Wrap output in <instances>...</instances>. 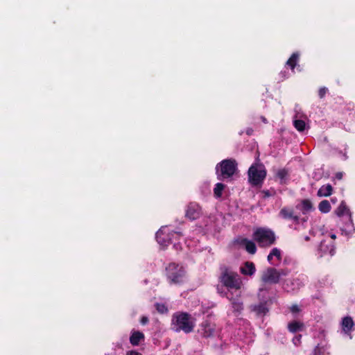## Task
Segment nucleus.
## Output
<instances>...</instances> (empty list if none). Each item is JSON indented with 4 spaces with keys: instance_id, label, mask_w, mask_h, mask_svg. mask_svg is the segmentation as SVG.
<instances>
[{
    "instance_id": "obj_33",
    "label": "nucleus",
    "mask_w": 355,
    "mask_h": 355,
    "mask_svg": "<svg viewBox=\"0 0 355 355\" xmlns=\"http://www.w3.org/2000/svg\"><path fill=\"white\" fill-rule=\"evenodd\" d=\"M127 355H141V354L137 352L131 351Z\"/></svg>"
},
{
    "instance_id": "obj_11",
    "label": "nucleus",
    "mask_w": 355,
    "mask_h": 355,
    "mask_svg": "<svg viewBox=\"0 0 355 355\" xmlns=\"http://www.w3.org/2000/svg\"><path fill=\"white\" fill-rule=\"evenodd\" d=\"M156 238L158 243L164 246L167 245L171 239V237L169 238L165 229H160L156 234Z\"/></svg>"
},
{
    "instance_id": "obj_29",
    "label": "nucleus",
    "mask_w": 355,
    "mask_h": 355,
    "mask_svg": "<svg viewBox=\"0 0 355 355\" xmlns=\"http://www.w3.org/2000/svg\"><path fill=\"white\" fill-rule=\"evenodd\" d=\"M327 91H328V89L326 87L320 88V90H319V96H320V97L321 98H323L325 96V94H327Z\"/></svg>"
},
{
    "instance_id": "obj_18",
    "label": "nucleus",
    "mask_w": 355,
    "mask_h": 355,
    "mask_svg": "<svg viewBox=\"0 0 355 355\" xmlns=\"http://www.w3.org/2000/svg\"><path fill=\"white\" fill-rule=\"evenodd\" d=\"M320 250L322 254H329L333 255L334 253V248L331 243H327L325 241L321 242Z\"/></svg>"
},
{
    "instance_id": "obj_20",
    "label": "nucleus",
    "mask_w": 355,
    "mask_h": 355,
    "mask_svg": "<svg viewBox=\"0 0 355 355\" xmlns=\"http://www.w3.org/2000/svg\"><path fill=\"white\" fill-rule=\"evenodd\" d=\"M303 327L304 324L299 321H293L288 324V330L292 333L302 331Z\"/></svg>"
},
{
    "instance_id": "obj_34",
    "label": "nucleus",
    "mask_w": 355,
    "mask_h": 355,
    "mask_svg": "<svg viewBox=\"0 0 355 355\" xmlns=\"http://www.w3.org/2000/svg\"><path fill=\"white\" fill-rule=\"evenodd\" d=\"M178 235H179V234H178V233H177V232H173V233L171 234V236H172L173 237L174 236H178Z\"/></svg>"
},
{
    "instance_id": "obj_35",
    "label": "nucleus",
    "mask_w": 355,
    "mask_h": 355,
    "mask_svg": "<svg viewBox=\"0 0 355 355\" xmlns=\"http://www.w3.org/2000/svg\"><path fill=\"white\" fill-rule=\"evenodd\" d=\"M331 238L335 239L336 238V236L335 234H331Z\"/></svg>"
},
{
    "instance_id": "obj_36",
    "label": "nucleus",
    "mask_w": 355,
    "mask_h": 355,
    "mask_svg": "<svg viewBox=\"0 0 355 355\" xmlns=\"http://www.w3.org/2000/svg\"><path fill=\"white\" fill-rule=\"evenodd\" d=\"M337 177H338V178L340 179L341 178V175H337Z\"/></svg>"
},
{
    "instance_id": "obj_19",
    "label": "nucleus",
    "mask_w": 355,
    "mask_h": 355,
    "mask_svg": "<svg viewBox=\"0 0 355 355\" xmlns=\"http://www.w3.org/2000/svg\"><path fill=\"white\" fill-rule=\"evenodd\" d=\"M279 215L284 218H292L295 221H297L299 218L297 216H294L293 211L291 209L284 207L281 209Z\"/></svg>"
},
{
    "instance_id": "obj_26",
    "label": "nucleus",
    "mask_w": 355,
    "mask_h": 355,
    "mask_svg": "<svg viewBox=\"0 0 355 355\" xmlns=\"http://www.w3.org/2000/svg\"><path fill=\"white\" fill-rule=\"evenodd\" d=\"M232 306L236 311H240L243 309V303L239 300L230 299Z\"/></svg>"
},
{
    "instance_id": "obj_37",
    "label": "nucleus",
    "mask_w": 355,
    "mask_h": 355,
    "mask_svg": "<svg viewBox=\"0 0 355 355\" xmlns=\"http://www.w3.org/2000/svg\"><path fill=\"white\" fill-rule=\"evenodd\" d=\"M305 239H306V241H308V240H309V237H308V236H306V237L305 238Z\"/></svg>"
},
{
    "instance_id": "obj_5",
    "label": "nucleus",
    "mask_w": 355,
    "mask_h": 355,
    "mask_svg": "<svg viewBox=\"0 0 355 355\" xmlns=\"http://www.w3.org/2000/svg\"><path fill=\"white\" fill-rule=\"evenodd\" d=\"M166 276L173 284H180L184 281L185 270L182 266L171 263L166 268Z\"/></svg>"
},
{
    "instance_id": "obj_23",
    "label": "nucleus",
    "mask_w": 355,
    "mask_h": 355,
    "mask_svg": "<svg viewBox=\"0 0 355 355\" xmlns=\"http://www.w3.org/2000/svg\"><path fill=\"white\" fill-rule=\"evenodd\" d=\"M287 175L288 171L284 168L278 169L276 172V177L280 180L281 183L284 182Z\"/></svg>"
},
{
    "instance_id": "obj_28",
    "label": "nucleus",
    "mask_w": 355,
    "mask_h": 355,
    "mask_svg": "<svg viewBox=\"0 0 355 355\" xmlns=\"http://www.w3.org/2000/svg\"><path fill=\"white\" fill-rule=\"evenodd\" d=\"M156 308L157 310L162 313H166L167 311V307L164 304H157L156 305Z\"/></svg>"
},
{
    "instance_id": "obj_8",
    "label": "nucleus",
    "mask_w": 355,
    "mask_h": 355,
    "mask_svg": "<svg viewBox=\"0 0 355 355\" xmlns=\"http://www.w3.org/2000/svg\"><path fill=\"white\" fill-rule=\"evenodd\" d=\"M202 214L200 207L196 203H190L186 211V216L190 220H196Z\"/></svg>"
},
{
    "instance_id": "obj_2",
    "label": "nucleus",
    "mask_w": 355,
    "mask_h": 355,
    "mask_svg": "<svg viewBox=\"0 0 355 355\" xmlns=\"http://www.w3.org/2000/svg\"><path fill=\"white\" fill-rule=\"evenodd\" d=\"M220 282L228 289L239 290L243 286V282L239 275L225 268L220 276Z\"/></svg>"
},
{
    "instance_id": "obj_30",
    "label": "nucleus",
    "mask_w": 355,
    "mask_h": 355,
    "mask_svg": "<svg viewBox=\"0 0 355 355\" xmlns=\"http://www.w3.org/2000/svg\"><path fill=\"white\" fill-rule=\"evenodd\" d=\"M290 310L293 313H298L300 309V308L298 307L297 305L294 304V305L291 306Z\"/></svg>"
},
{
    "instance_id": "obj_9",
    "label": "nucleus",
    "mask_w": 355,
    "mask_h": 355,
    "mask_svg": "<svg viewBox=\"0 0 355 355\" xmlns=\"http://www.w3.org/2000/svg\"><path fill=\"white\" fill-rule=\"evenodd\" d=\"M336 214L338 216H340V217L347 216L348 218V220L349 221V223L347 225L348 227L349 228L353 227L351 213L349 211V209L345 205V204H344L343 202L340 203V205L338 206V207L336 210Z\"/></svg>"
},
{
    "instance_id": "obj_31",
    "label": "nucleus",
    "mask_w": 355,
    "mask_h": 355,
    "mask_svg": "<svg viewBox=\"0 0 355 355\" xmlns=\"http://www.w3.org/2000/svg\"><path fill=\"white\" fill-rule=\"evenodd\" d=\"M300 340H301V336L299 335L297 336H296L294 339H293V342L295 343V345H297L300 343Z\"/></svg>"
},
{
    "instance_id": "obj_1",
    "label": "nucleus",
    "mask_w": 355,
    "mask_h": 355,
    "mask_svg": "<svg viewBox=\"0 0 355 355\" xmlns=\"http://www.w3.org/2000/svg\"><path fill=\"white\" fill-rule=\"evenodd\" d=\"M171 325L175 331H182L188 334L193 331L195 320L187 313L178 312L173 315Z\"/></svg>"
},
{
    "instance_id": "obj_32",
    "label": "nucleus",
    "mask_w": 355,
    "mask_h": 355,
    "mask_svg": "<svg viewBox=\"0 0 355 355\" xmlns=\"http://www.w3.org/2000/svg\"><path fill=\"white\" fill-rule=\"evenodd\" d=\"M148 322V318H147V317L144 316V317H142V318H141V323L142 324H146Z\"/></svg>"
},
{
    "instance_id": "obj_22",
    "label": "nucleus",
    "mask_w": 355,
    "mask_h": 355,
    "mask_svg": "<svg viewBox=\"0 0 355 355\" xmlns=\"http://www.w3.org/2000/svg\"><path fill=\"white\" fill-rule=\"evenodd\" d=\"M274 257H275L277 259V260H279V261L281 259V258H282L281 252L279 249L273 248L271 250L270 253L268 256V261L272 262V260Z\"/></svg>"
},
{
    "instance_id": "obj_21",
    "label": "nucleus",
    "mask_w": 355,
    "mask_h": 355,
    "mask_svg": "<svg viewBox=\"0 0 355 355\" xmlns=\"http://www.w3.org/2000/svg\"><path fill=\"white\" fill-rule=\"evenodd\" d=\"M319 210L322 213H328L331 210V205L328 200L321 201L318 205Z\"/></svg>"
},
{
    "instance_id": "obj_6",
    "label": "nucleus",
    "mask_w": 355,
    "mask_h": 355,
    "mask_svg": "<svg viewBox=\"0 0 355 355\" xmlns=\"http://www.w3.org/2000/svg\"><path fill=\"white\" fill-rule=\"evenodd\" d=\"M237 170V163L235 159H227L221 161L216 166L217 173L220 172V175L224 178L232 177Z\"/></svg>"
},
{
    "instance_id": "obj_16",
    "label": "nucleus",
    "mask_w": 355,
    "mask_h": 355,
    "mask_svg": "<svg viewBox=\"0 0 355 355\" xmlns=\"http://www.w3.org/2000/svg\"><path fill=\"white\" fill-rule=\"evenodd\" d=\"M333 191V188L331 184H327L322 186L318 191V196L319 197H327L329 196Z\"/></svg>"
},
{
    "instance_id": "obj_15",
    "label": "nucleus",
    "mask_w": 355,
    "mask_h": 355,
    "mask_svg": "<svg viewBox=\"0 0 355 355\" xmlns=\"http://www.w3.org/2000/svg\"><path fill=\"white\" fill-rule=\"evenodd\" d=\"M144 335L143 333L135 331L132 333L130 338V342L132 345H138L139 343L141 340H144Z\"/></svg>"
},
{
    "instance_id": "obj_17",
    "label": "nucleus",
    "mask_w": 355,
    "mask_h": 355,
    "mask_svg": "<svg viewBox=\"0 0 355 355\" xmlns=\"http://www.w3.org/2000/svg\"><path fill=\"white\" fill-rule=\"evenodd\" d=\"M296 207L305 214L313 209V205L309 200H303Z\"/></svg>"
},
{
    "instance_id": "obj_4",
    "label": "nucleus",
    "mask_w": 355,
    "mask_h": 355,
    "mask_svg": "<svg viewBox=\"0 0 355 355\" xmlns=\"http://www.w3.org/2000/svg\"><path fill=\"white\" fill-rule=\"evenodd\" d=\"M266 176V171L261 164L256 163L252 165L248 170L249 182L252 185L261 183Z\"/></svg>"
},
{
    "instance_id": "obj_14",
    "label": "nucleus",
    "mask_w": 355,
    "mask_h": 355,
    "mask_svg": "<svg viewBox=\"0 0 355 355\" xmlns=\"http://www.w3.org/2000/svg\"><path fill=\"white\" fill-rule=\"evenodd\" d=\"M354 326V323L351 317L347 316L343 319L342 329L345 333H349L352 330Z\"/></svg>"
},
{
    "instance_id": "obj_12",
    "label": "nucleus",
    "mask_w": 355,
    "mask_h": 355,
    "mask_svg": "<svg viewBox=\"0 0 355 355\" xmlns=\"http://www.w3.org/2000/svg\"><path fill=\"white\" fill-rule=\"evenodd\" d=\"M214 325L205 322L201 326L200 332L204 337H210L214 334Z\"/></svg>"
},
{
    "instance_id": "obj_10",
    "label": "nucleus",
    "mask_w": 355,
    "mask_h": 355,
    "mask_svg": "<svg viewBox=\"0 0 355 355\" xmlns=\"http://www.w3.org/2000/svg\"><path fill=\"white\" fill-rule=\"evenodd\" d=\"M239 244L250 254H254L257 251L256 245L252 241L246 239H242L239 241Z\"/></svg>"
},
{
    "instance_id": "obj_7",
    "label": "nucleus",
    "mask_w": 355,
    "mask_h": 355,
    "mask_svg": "<svg viewBox=\"0 0 355 355\" xmlns=\"http://www.w3.org/2000/svg\"><path fill=\"white\" fill-rule=\"evenodd\" d=\"M288 275L286 270H278L274 268H268L261 275V281L264 284H277L281 277Z\"/></svg>"
},
{
    "instance_id": "obj_13",
    "label": "nucleus",
    "mask_w": 355,
    "mask_h": 355,
    "mask_svg": "<svg viewBox=\"0 0 355 355\" xmlns=\"http://www.w3.org/2000/svg\"><path fill=\"white\" fill-rule=\"evenodd\" d=\"M255 270L254 264L252 262H245L240 268L241 272L244 275L252 276L254 274Z\"/></svg>"
},
{
    "instance_id": "obj_27",
    "label": "nucleus",
    "mask_w": 355,
    "mask_h": 355,
    "mask_svg": "<svg viewBox=\"0 0 355 355\" xmlns=\"http://www.w3.org/2000/svg\"><path fill=\"white\" fill-rule=\"evenodd\" d=\"M294 126L298 131H303L306 128V123L302 120H295Z\"/></svg>"
},
{
    "instance_id": "obj_24",
    "label": "nucleus",
    "mask_w": 355,
    "mask_h": 355,
    "mask_svg": "<svg viewBox=\"0 0 355 355\" xmlns=\"http://www.w3.org/2000/svg\"><path fill=\"white\" fill-rule=\"evenodd\" d=\"M299 58V55L297 53H293L291 57L288 59L286 62V64L291 67V69H294L295 66L297 64V60Z\"/></svg>"
},
{
    "instance_id": "obj_3",
    "label": "nucleus",
    "mask_w": 355,
    "mask_h": 355,
    "mask_svg": "<svg viewBox=\"0 0 355 355\" xmlns=\"http://www.w3.org/2000/svg\"><path fill=\"white\" fill-rule=\"evenodd\" d=\"M254 239L261 247H267L275 243V236L274 233L267 229H257L253 234Z\"/></svg>"
},
{
    "instance_id": "obj_25",
    "label": "nucleus",
    "mask_w": 355,
    "mask_h": 355,
    "mask_svg": "<svg viewBox=\"0 0 355 355\" xmlns=\"http://www.w3.org/2000/svg\"><path fill=\"white\" fill-rule=\"evenodd\" d=\"M225 188L224 184L222 183H217L214 189V193L216 197L220 198L222 195V191Z\"/></svg>"
}]
</instances>
